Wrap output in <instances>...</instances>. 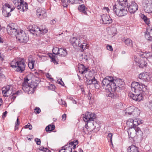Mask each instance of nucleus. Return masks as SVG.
Returning <instances> with one entry per match:
<instances>
[{"label":"nucleus","mask_w":152,"mask_h":152,"mask_svg":"<svg viewBox=\"0 0 152 152\" xmlns=\"http://www.w3.org/2000/svg\"><path fill=\"white\" fill-rule=\"evenodd\" d=\"M131 88L134 93H129V96L133 100L140 101L143 99V97L141 94L142 89L145 87V86L141 83L139 82H133L131 85Z\"/></svg>","instance_id":"1"},{"label":"nucleus","mask_w":152,"mask_h":152,"mask_svg":"<svg viewBox=\"0 0 152 152\" xmlns=\"http://www.w3.org/2000/svg\"><path fill=\"white\" fill-rule=\"evenodd\" d=\"M88 40L86 36L81 35L72 38L70 39L69 41L74 47H79L81 49V51H83L86 49H88V46L87 44Z\"/></svg>","instance_id":"2"},{"label":"nucleus","mask_w":152,"mask_h":152,"mask_svg":"<svg viewBox=\"0 0 152 152\" xmlns=\"http://www.w3.org/2000/svg\"><path fill=\"white\" fill-rule=\"evenodd\" d=\"M11 66L15 69L16 71L20 73H23L25 70L26 64L21 61L13 60L10 63Z\"/></svg>","instance_id":"3"},{"label":"nucleus","mask_w":152,"mask_h":152,"mask_svg":"<svg viewBox=\"0 0 152 152\" xmlns=\"http://www.w3.org/2000/svg\"><path fill=\"white\" fill-rule=\"evenodd\" d=\"M126 5H115L113 6V10L118 16L122 17L126 15L128 13Z\"/></svg>","instance_id":"4"},{"label":"nucleus","mask_w":152,"mask_h":152,"mask_svg":"<svg viewBox=\"0 0 152 152\" xmlns=\"http://www.w3.org/2000/svg\"><path fill=\"white\" fill-rule=\"evenodd\" d=\"M114 79L112 76L106 77L102 82V85L104 88H105L106 91H112V84L113 83Z\"/></svg>","instance_id":"5"},{"label":"nucleus","mask_w":152,"mask_h":152,"mask_svg":"<svg viewBox=\"0 0 152 152\" xmlns=\"http://www.w3.org/2000/svg\"><path fill=\"white\" fill-rule=\"evenodd\" d=\"M17 39L20 43L25 44L29 40L28 36L23 31L20 30L16 35Z\"/></svg>","instance_id":"6"},{"label":"nucleus","mask_w":152,"mask_h":152,"mask_svg":"<svg viewBox=\"0 0 152 152\" xmlns=\"http://www.w3.org/2000/svg\"><path fill=\"white\" fill-rule=\"evenodd\" d=\"M3 7L2 8V14L5 17H8L11 15L10 12L14 10L13 8H11V6L8 3L2 4Z\"/></svg>","instance_id":"7"},{"label":"nucleus","mask_w":152,"mask_h":152,"mask_svg":"<svg viewBox=\"0 0 152 152\" xmlns=\"http://www.w3.org/2000/svg\"><path fill=\"white\" fill-rule=\"evenodd\" d=\"M108 91L107 95L113 99L118 98L121 95L120 90L113 87L112 88V91Z\"/></svg>","instance_id":"8"},{"label":"nucleus","mask_w":152,"mask_h":152,"mask_svg":"<svg viewBox=\"0 0 152 152\" xmlns=\"http://www.w3.org/2000/svg\"><path fill=\"white\" fill-rule=\"evenodd\" d=\"M124 82L121 79L118 78L115 80L114 79L112 86L121 90L124 88Z\"/></svg>","instance_id":"9"},{"label":"nucleus","mask_w":152,"mask_h":152,"mask_svg":"<svg viewBox=\"0 0 152 152\" xmlns=\"http://www.w3.org/2000/svg\"><path fill=\"white\" fill-rule=\"evenodd\" d=\"M37 86V84L34 85L33 83H32L27 86H24L22 87V89L25 92L29 94H31L35 91Z\"/></svg>","instance_id":"10"},{"label":"nucleus","mask_w":152,"mask_h":152,"mask_svg":"<svg viewBox=\"0 0 152 152\" xmlns=\"http://www.w3.org/2000/svg\"><path fill=\"white\" fill-rule=\"evenodd\" d=\"M53 54L59 55L60 56L65 57L67 55V51L66 49L56 48L53 50Z\"/></svg>","instance_id":"11"},{"label":"nucleus","mask_w":152,"mask_h":152,"mask_svg":"<svg viewBox=\"0 0 152 152\" xmlns=\"http://www.w3.org/2000/svg\"><path fill=\"white\" fill-rule=\"evenodd\" d=\"M128 3V5L126 6L129 11L131 14H134L138 10V7L137 4L134 1H129Z\"/></svg>","instance_id":"12"},{"label":"nucleus","mask_w":152,"mask_h":152,"mask_svg":"<svg viewBox=\"0 0 152 152\" xmlns=\"http://www.w3.org/2000/svg\"><path fill=\"white\" fill-rule=\"evenodd\" d=\"M13 87L12 86L8 85L6 87H3L2 88V94L4 96L7 97L12 94Z\"/></svg>","instance_id":"13"},{"label":"nucleus","mask_w":152,"mask_h":152,"mask_svg":"<svg viewBox=\"0 0 152 152\" xmlns=\"http://www.w3.org/2000/svg\"><path fill=\"white\" fill-rule=\"evenodd\" d=\"M140 121H139L137 119L134 120L133 121V126H134V130L136 132V134L137 135H142V133L140 130V128H139L137 126L140 124Z\"/></svg>","instance_id":"14"},{"label":"nucleus","mask_w":152,"mask_h":152,"mask_svg":"<svg viewBox=\"0 0 152 152\" xmlns=\"http://www.w3.org/2000/svg\"><path fill=\"white\" fill-rule=\"evenodd\" d=\"M37 15L40 18H45L47 17L46 10L45 9L39 8L36 11Z\"/></svg>","instance_id":"15"},{"label":"nucleus","mask_w":152,"mask_h":152,"mask_svg":"<svg viewBox=\"0 0 152 152\" xmlns=\"http://www.w3.org/2000/svg\"><path fill=\"white\" fill-rule=\"evenodd\" d=\"M135 62H136L137 65L141 68H144L147 66V63L145 59L143 58H140L137 60V59H135Z\"/></svg>","instance_id":"16"},{"label":"nucleus","mask_w":152,"mask_h":152,"mask_svg":"<svg viewBox=\"0 0 152 152\" xmlns=\"http://www.w3.org/2000/svg\"><path fill=\"white\" fill-rule=\"evenodd\" d=\"M101 18L104 24H109L112 22V20L110 16L106 14H103L101 16Z\"/></svg>","instance_id":"17"},{"label":"nucleus","mask_w":152,"mask_h":152,"mask_svg":"<svg viewBox=\"0 0 152 152\" xmlns=\"http://www.w3.org/2000/svg\"><path fill=\"white\" fill-rule=\"evenodd\" d=\"M7 29L8 33L10 35H15L16 36L15 34L16 33L17 34V32H19L12 25L8 26Z\"/></svg>","instance_id":"18"},{"label":"nucleus","mask_w":152,"mask_h":152,"mask_svg":"<svg viewBox=\"0 0 152 152\" xmlns=\"http://www.w3.org/2000/svg\"><path fill=\"white\" fill-rule=\"evenodd\" d=\"M140 79L145 81H149L150 80V77L147 72L140 73L139 75Z\"/></svg>","instance_id":"19"},{"label":"nucleus","mask_w":152,"mask_h":152,"mask_svg":"<svg viewBox=\"0 0 152 152\" xmlns=\"http://www.w3.org/2000/svg\"><path fill=\"white\" fill-rule=\"evenodd\" d=\"M145 38L148 40L152 41V28L147 30L145 34Z\"/></svg>","instance_id":"20"},{"label":"nucleus","mask_w":152,"mask_h":152,"mask_svg":"<svg viewBox=\"0 0 152 152\" xmlns=\"http://www.w3.org/2000/svg\"><path fill=\"white\" fill-rule=\"evenodd\" d=\"M139 55L142 58H145L146 60L148 58H151L152 56V53L149 52H141L139 53Z\"/></svg>","instance_id":"21"},{"label":"nucleus","mask_w":152,"mask_h":152,"mask_svg":"<svg viewBox=\"0 0 152 152\" xmlns=\"http://www.w3.org/2000/svg\"><path fill=\"white\" fill-rule=\"evenodd\" d=\"M144 9L145 12L148 13H152V3H148L144 6Z\"/></svg>","instance_id":"22"},{"label":"nucleus","mask_w":152,"mask_h":152,"mask_svg":"<svg viewBox=\"0 0 152 152\" xmlns=\"http://www.w3.org/2000/svg\"><path fill=\"white\" fill-rule=\"evenodd\" d=\"M78 66L79 72L82 74L85 73L87 72V68L83 64H78Z\"/></svg>","instance_id":"23"},{"label":"nucleus","mask_w":152,"mask_h":152,"mask_svg":"<svg viewBox=\"0 0 152 152\" xmlns=\"http://www.w3.org/2000/svg\"><path fill=\"white\" fill-rule=\"evenodd\" d=\"M58 152H72V148L67 144L62 147Z\"/></svg>","instance_id":"24"},{"label":"nucleus","mask_w":152,"mask_h":152,"mask_svg":"<svg viewBox=\"0 0 152 152\" xmlns=\"http://www.w3.org/2000/svg\"><path fill=\"white\" fill-rule=\"evenodd\" d=\"M127 152H140V151L137 147L134 145H132L128 148Z\"/></svg>","instance_id":"25"},{"label":"nucleus","mask_w":152,"mask_h":152,"mask_svg":"<svg viewBox=\"0 0 152 152\" xmlns=\"http://www.w3.org/2000/svg\"><path fill=\"white\" fill-rule=\"evenodd\" d=\"M121 41L126 45L131 46L132 45V40L129 38L124 37L122 38Z\"/></svg>","instance_id":"26"},{"label":"nucleus","mask_w":152,"mask_h":152,"mask_svg":"<svg viewBox=\"0 0 152 152\" xmlns=\"http://www.w3.org/2000/svg\"><path fill=\"white\" fill-rule=\"evenodd\" d=\"M78 9L79 12L83 13L85 15H87V12H86L87 9L84 5L81 4L79 5L78 7Z\"/></svg>","instance_id":"27"},{"label":"nucleus","mask_w":152,"mask_h":152,"mask_svg":"<svg viewBox=\"0 0 152 152\" xmlns=\"http://www.w3.org/2000/svg\"><path fill=\"white\" fill-rule=\"evenodd\" d=\"M134 120L132 118L129 119L126 122V124L129 128L128 129H133L134 130L133 126Z\"/></svg>","instance_id":"28"},{"label":"nucleus","mask_w":152,"mask_h":152,"mask_svg":"<svg viewBox=\"0 0 152 152\" xmlns=\"http://www.w3.org/2000/svg\"><path fill=\"white\" fill-rule=\"evenodd\" d=\"M134 107L130 106L126 109L125 111V114L126 115L128 114L129 115L132 114L133 113L134 111Z\"/></svg>","instance_id":"29"},{"label":"nucleus","mask_w":152,"mask_h":152,"mask_svg":"<svg viewBox=\"0 0 152 152\" xmlns=\"http://www.w3.org/2000/svg\"><path fill=\"white\" fill-rule=\"evenodd\" d=\"M69 145H70V147H71L72 148V150L73 148L74 149H75L76 148V145L78 144V140H77L75 141H73L69 143H68Z\"/></svg>","instance_id":"30"},{"label":"nucleus","mask_w":152,"mask_h":152,"mask_svg":"<svg viewBox=\"0 0 152 152\" xmlns=\"http://www.w3.org/2000/svg\"><path fill=\"white\" fill-rule=\"evenodd\" d=\"M119 4V5H128V2L130 0H118Z\"/></svg>","instance_id":"31"},{"label":"nucleus","mask_w":152,"mask_h":152,"mask_svg":"<svg viewBox=\"0 0 152 152\" xmlns=\"http://www.w3.org/2000/svg\"><path fill=\"white\" fill-rule=\"evenodd\" d=\"M40 29V34H43L47 33L48 31V30L46 28L45 26L42 25L39 27Z\"/></svg>","instance_id":"32"},{"label":"nucleus","mask_w":152,"mask_h":152,"mask_svg":"<svg viewBox=\"0 0 152 152\" xmlns=\"http://www.w3.org/2000/svg\"><path fill=\"white\" fill-rule=\"evenodd\" d=\"M22 10L23 11L26 10L28 9V4L27 3L23 0H21Z\"/></svg>","instance_id":"33"},{"label":"nucleus","mask_w":152,"mask_h":152,"mask_svg":"<svg viewBox=\"0 0 152 152\" xmlns=\"http://www.w3.org/2000/svg\"><path fill=\"white\" fill-rule=\"evenodd\" d=\"M38 152H50V150L47 148H45L43 146H42L37 150Z\"/></svg>","instance_id":"34"},{"label":"nucleus","mask_w":152,"mask_h":152,"mask_svg":"<svg viewBox=\"0 0 152 152\" xmlns=\"http://www.w3.org/2000/svg\"><path fill=\"white\" fill-rule=\"evenodd\" d=\"M55 128L54 125H49L45 128V130L47 132L51 131L53 130Z\"/></svg>","instance_id":"35"},{"label":"nucleus","mask_w":152,"mask_h":152,"mask_svg":"<svg viewBox=\"0 0 152 152\" xmlns=\"http://www.w3.org/2000/svg\"><path fill=\"white\" fill-rule=\"evenodd\" d=\"M96 118V115L94 113H91L90 115L88 120L87 121V122L90 121H93Z\"/></svg>","instance_id":"36"},{"label":"nucleus","mask_w":152,"mask_h":152,"mask_svg":"<svg viewBox=\"0 0 152 152\" xmlns=\"http://www.w3.org/2000/svg\"><path fill=\"white\" fill-rule=\"evenodd\" d=\"M35 61L32 59H29L28 60V66L30 69H32L34 66Z\"/></svg>","instance_id":"37"},{"label":"nucleus","mask_w":152,"mask_h":152,"mask_svg":"<svg viewBox=\"0 0 152 152\" xmlns=\"http://www.w3.org/2000/svg\"><path fill=\"white\" fill-rule=\"evenodd\" d=\"M141 18L145 22L147 25H148L149 24V19H148L144 14H141Z\"/></svg>","instance_id":"38"},{"label":"nucleus","mask_w":152,"mask_h":152,"mask_svg":"<svg viewBox=\"0 0 152 152\" xmlns=\"http://www.w3.org/2000/svg\"><path fill=\"white\" fill-rule=\"evenodd\" d=\"M15 1L14 0L13 1V3H15V4H16V1ZM17 3L18 4H17L18 6H17V8L18 10H20V9H22L21 3V0H17ZM17 5V4H16Z\"/></svg>","instance_id":"39"},{"label":"nucleus","mask_w":152,"mask_h":152,"mask_svg":"<svg viewBox=\"0 0 152 152\" xmlns=\"http://www.w3.org/2000/svg\"><path fill=\"white\" fill-rule=\"evenodd\" d=\"M132 130H134L133 129H128L127 132L129 137L131 138L132 139H133V138H134V134L133 133H132Z\"/></svg>","instance_id":"40"},{"label":"nucleus","mask_w":152,"mask_h":152,"mask_svg":"<svg viewBox=\"0 0 152 152\" xmlns=\"http://www.w3.org/2000/svg\"><path fill=\"white\" fill-rule=\"evenodd\" d=\"M61 1L62 3V5L64 7H67L69 3V2L67 1L66 2L65 0H61Z\"/></svg>","instance_id":"41"},{"label":"nucleus","mask_w":152,"mask_h":152,"mask_svg":"<svg viewBox=\"0 0 152 152\" xmlns=\"http://www.w3.org/2000/svg\"><path fill=\"white\" fill-rule=\"evenodd\" d=\"M91 113V112L88 111L87 112L85 113V116H84V118L87 121L88 120Z\"/></svg>","instance_id":"42"},{"label":"nucleus","mask_w":152,"mask_h":152,"mask_svg":"<svg viewBox=\"0 0 152 152\" xmlns=\"http://www.w3.org/2000/svg\"><path fill=\"white\" fill-rule=\"evenodd\" d=\"M24 80L23 82V83L22 84V85L23 86V87L24 86H27L28 85H27V83L28 81H29V80L27 77H26L24 78Z\"/></svg>","instance_id":"43"},{"label":"nucleus","mask_w":152,"mask_h":152,"mask_svg":"<svg viewBox=\"0 0 152 152\" xmlns=\"http://www.w3.org/2000/svg\"><path fill=\"white\" fill-rule=\"evenodd\" d=\"M34 25H33L32 26H30L29 27V31L30 32L33 34H34L35 33V28H34Z\"/></svg>","instance_id":"44"},{"label":"nucleus","mask_w":152,"mask_h":152,"mask_svg":"<svg viewBox=\"0 0 152 152\" xmlns=\"http://www.w3.org/2000/svg\"><path fill=\"white\" fill-rule=\"evenodd\" d=\"M16 97V94L13 93L12 95L9 97V99L11 100L12 102H13L14 101Z\"/></svg>","instance_id":"45"},{"label":"nucleus","mask_w":152,"mask_h":152,"mask_svg":"<svg viewBox=\"0 0 152 152\" xmlns=\"http://www.w3.org/2000/svg\"><path fill=\"white\" fill-rule=\"evenodd\" d=\"M113 135V134L112 133H109L107 136V138L108 139V140L109 139L110 141V142L112 145H113V142H112Z\"/></svg>","instance_id":"46"},{"label":"nucleus","mask_w":152,"mask_h":152,"mask_svg":"<svg viewBox=\"0 0 152 152\" xmlns=\"http://www.w3.org/2000/svg\"><path fill=\"white\" fill-rule=\"evenodd\" d=\"M58 103L61 105H64L65 107H66L67 105L66 102L62 99L59 101Z\"/></svg>","instance_id":"47"},{"label":"nucleus","mask_w":152,"mask_h":152,"mask_svg":"<svg viewBox=\"0 0 152 152\" xmlns=\"http://www.w3.org/2000/svg\"><path fill=\"white\" fill-rule=\"evenodd\" d=\"M146 105L152 111V101L146 103Z\"/></svg>","instance_id":"48"},{"label":"nucleus","mask_w":152,"mask_h":152,"mask_svg":"<svg viewBox=\"0 0 152 152\" xmlns=\"http://www.w3.org/2000/svg\"><path fill=\"white\" fill-rule=\"evenodd\" d=\"M20 124V122L19 121V119L18 118H17L16 120V122L15 124V130H16L17 129H18V125Z\"/></svg>","instance_id":"49"},{"label":"nucleus","mask_w":152,"mask_h":152,"mask_svg":"<svg viewBox=\"0 0 152 152\" xmlns=\"http://www.w3.org/2000/svg\"><path fill=\"white\" fill-rule=\"evenodd\" d=\"M69 3L73 4L74 3L78 4L79 3L77 0H67Z\"/></svg>","instance_id":"50"},{"label":"nucleus","mask_w":152,"mask_h":152,"mask_svg":"<svg viewBox=\"0 0 152 152\" xmlns=\"http://www.w3.org/2000/svg\"><path fill=\"white\" fill-rule=\"evenodd\" d=\"M99 82L96 80V79L94 77L92 79V83L94 85H98Z\"/></svg>","instance_id":"51"},{"label":"nucleus","mask_w":152,"mask_h":152,"mask_svg":"<svg viewBox=\"0 0 152 152\" xmlns=\"http://www.w3.org/2000/svg\"><path fill=\"white\" fill-rule=\"evenodd\" d=\"M41 112V110L40 109L37 107H36L34 109V112L36 113L39 114Z\"/></svg>","instance_id":"52"},{"label":"nucleus","mask_w":152,"mask_h":152,"mask_svg":"<svg viewBox=\"0 0 152 152\" xmlns=\"http://www.w3.org/2000/svg\"><path fill=\"white\" fill-rule=\"evenodd\" d=\"M35 141L36 142V143L37 145H40L41 144L40 140L37 138H36L35 139Z\"/></svg>","instance_id":"53"},{"label":"nucleus","mask_w":152,"mask_h":152,"mask_svg":"<svg viewBox=\"0 0 152 152\" xmlns=\"http://www.w3.org/2000/svg\"><path fill=\"white\" fill-rule=\"evenodd\" d=\"M34 28H35V33L36 32H37L38 31H39V34H40V29L37 26L34 25Z\"/></svg>","instance_id":"54"},{"label":"nucleus","mask_w":152,"mask_h":152,"mask_svg":"<svg viewBox=\"0 0 152 152\" xmlns=\"http://www.w3.org/2000/svg\"><path fill=\"white\" fill-rule=\"evenodd\" d=\"M107 48L108 50L112 51L113 50V48L112 46L109 45H107Z\"/></svg>","instance_id":"55"},{"label":"nucleus","mask_w":152,"mask_h":152,"mask_svg":"<svg viewBox=\"0 0 152 152\" xmlns=\"http://www.w3.org/2000/svg\"><path fill=\"white\" fill-rule=\"evenodd\" d=\"M5 76L2 73L0 72V81H2V79H4L5 78Z\"/></svg>","instance_id":"56"},{"label":"nucleus","mask_w":152,"mask_h":152,"mask_svg":"<svg viewBox=\"0 0 152 152\" xmlns=\"http://www.w3.org/2000/svg\"><path fill=\"white\" fill-rule=\"evenodd\" d=\"M57 82H58V83L61 85V86H64V83H63V81H62L61 79L59 81L58 80H57Z\"/></svg>","instance_id":"57"},{"label":"nucleus","mask_w":152,"mask_h":152,"mask_svg":"<svg viewBox=\"0 0 152 152\" xmlns=\"http://www.w3.org/2000/svg\"><path fill=\"white\" fill-rule=\"evenodd\" d=\"M56 22V21L54 19H53L50 21V24L51 25H54Z\"/></svg>","instance_id":"58"},{"label":"nucleus","mask_w":152,"mask_h":152,"mask_svg":"<svg viewBox=\"0 0 152 152\" xmlns=\"http://www.w3.org/2000/svg\"><path fill=\"white\" fill-rule=\"evenodd\" d=\"M50 88V89H52V90H54L55 88V86L53 84H51L50 86L49 87Z\"/></svg>","instance_id":"59"},{"label":"nucleus","mask_w":152,"mask_h":152,"mask_svg":"<svg viewBox=\"0 0 152 152\" xmlns=\"http://www.w3.org/2000/svg\"><path fill=\"white\" fill-rule=\"evenodd\" d=\"M51 61L53 62L54 64H55L56 63L57 64H58V63H57V62L54 57H51Z\"/></svg>","instance_id":"60"},{"label":"nucleus","mask_w":152,"mask_h":152,"mask_svg":"<svg viewBox=\"0 0 152 152\" xmlns=\"http://www.w3.org/2000/svg\"><path fill=\"white\" fill-rule=\"evenodd\" d=\"M86 82L88 84L91 85V84H92V79L89 80H87Z\"/></svg>","instance_id":"61"},{"label":"nucleus","mask_w":152,"mask_h":152,"mask_svg":"<svg viewBox=\"0 0 152 152\" xmlns=\"http://www.w3.org/2000/svg\"><path fill=\"white\" fill-rule=\"evenodd\" d=\"M14 94H16V95H19L20 94L22 93V91L21 90H19L17 91L16 93H14Z\"/></svg>","instance_id":"62"},{"label":"nucleus","mask_w":152,"mask_h":152,"mask_svg":"<svg viewBox=\"0 0 152 152\" xmlns=\"http://www.w3.org/2000/svg\"><path fill=\"white\" fill-rule=\"evenodd\" d=\"M62 120H63V121H65V120H66V115L65 114H64L63 115H62Z\"/></svg>","instance_id":"63"},{"label":"nucleus","mask_w":152,"mask_h":152,"mask_svg":"<svg viewBox=\"0 0 152 152\" xmlns=\"http://www.w3.org/2000/svg\"><path fill=\"white\" fill-rule=\"evenodd\" d=\"M7 113V111H6L3 113L2 115L3 118H4L6 116Z\"/></svg>","instance_id":"64"}]
</instances>
